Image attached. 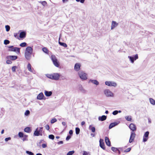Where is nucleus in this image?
I'll list each match as a JSON object with an SVG mask.
<instances>
[{
  "label": "nucleus",
  "mask_w": 155,
  "mask_h": 155,
  "mask_svg": "<svg viewBox=\"0 0 155 155\" xmlns=\"http://www.w3.org/2000/svg\"><path fill=\"white\" fill-rule=\"evenodd\" d=\"M47 76L48 78L50 79L55 80H58L59 78L60 75L58 73H56L52 74H48Z\"/></svg>",
  "instance_id": "f257e3e1"
},
{
  "label": "nucleus",
  "mask_w": 155,
  "mask_h": 155,
  "mask_svg": "<svg viewBox=\"0 0 155 155\" xmlns=\"http://www.w3.org/2000/svg\"><path fill=\"white\" fill-rule=\"evenodd\" d=\"M43 128V127L37 128L34 132V135L35 136H42Z\"/></svg>",
  "instance_id": "f03ea898"
},
{
  "label": "nucleus",
  "mask_w": 155,
  "mask_h": 155,
  "mask_svg": "<svg viewBox=\"0 0 155 155\" xmlns=\"http://www.w3.org/2000/svg\"><path fill=\"white\" fill-rule=\"evenodd\" d=\"M79 76L80 78L82 80H85L87 79V74L84 71H80L78 72Z\"/></svg>",
  "instance_id": "7ed1b4c3"
},
{
  "label": "nucleus",
  "mask_w": 155,
  "mask_h": 155,
  "mask_svg": "<svg viewBox=\"0 0 155 155\" xmlns=\"http://www.w3.org/2000/svg\"><path fill=\"white\" fill-rule=\"evenodd\" d=\"M8 48H10L8 50L9 51L15 52L18 54H19L20 53V48H14L13 46H9Z\"/></svg>",
  "instance_id": "20e7f679"
},
{
  "label": "nucleus",
  "mask_w": 155,
  "mask_h": 155,
  "mask_svg": "<svg viewBox=\"0 0 155 155\" xmlns=\"http://www.w3.org/2000/svg\"><path fill=\"white\" fill-rule=\"evenodd\" d=\"M128 58H129L130 62L131 63H133L134 61L138 58V56L137 54L134 55H133L132 56H128Z\"/></svg>",
  "instance_id": "39448f33"
},
{
  "label": "nucleus",
  "mask_w": 155,
  "mask_h": 155,
  "mask_svg": "<svg viewBox=\"0 0 155 155\" xmlns=\"http://www.w3.org/2000/svg\"><path fill=\"white\" fill-rule=\"evenodd\" d=\"M51 60L54 65L56 67H58L59 66V64L58 61L57 59L56 58L54 55H52L51 56Z\"/></svg>",
  "instance_id": "423d86ee"
},
{
  "label": "nucleus",
  "mask_w": 155,
  "mask_h": 155,
  "mask_svg": "<svg viewBox=\"0 0 155 155\" xmlns=\"http://www.w3.org/2000/svg\"><path fill=\"white\" fill-rule=\"evenodd\" d=\"M105 84L109 86L116 87L117 86V83L113 81H106L105 82Z\"/></svg>",
  "instance_id": "0eeeda50"
},
{
  "label": "nucleus",
  "mask_w": 155,
  "mask_h": 155,
  "mask_svg": "<svg viewBox=\"0 0 155 155\" xmlns=\"http://www.w3.org/2000/svg\"><path fill=\"white\" fill-rule=\"evenodd\" d=\"M105 95L107 97H113V93L109 89H105L104 91Z\"/></svg>",
  "instance_id": "6e6552de"
},
{
  "label": "nucleus",
  "mask_w": 155,
  "mask_h": 155,
  "mask_svg": "<svg viewBox=\"0 0 155 155\" xmlns=\"http://www.w3.org/2000/svg\"><path fill=\"white\" fill-rule=\"evenodd\" d=\"M136 134L134 132V131H132L131 132V134L130 137V139L129 140V143H131L134 140V138L135 137Z\"/></svg>",
  "instance_id": "1a4fd4ad"
},
{
  "label": "nucleus",
  "mask_w": 155,
  "mask_h": 155,
  "mask_svg": "<svg viewBox=\"0 0 155 155\" xmlns=\"http://www.w3.org/2000/svg\"><path fill=\"white\" fill-rule=\"evenodd\" d=\"M149 132V131H147L146 132L143 136V142L147 141L148 139Z\"/></svg>",
  "instance_id": "9d476101"
},
{
  "label": "nucleus",
  "mask_w": 155,
  "mask_h": 155,
  "mask_svg": "<svg viewBox=\"0 0 155 155\" xmlns=\"http://www.w3.org/2000/svg\"><path fill=\"white\" fill-rule=\"evenodd\" d=\"M32 54L25 52V57L26 59L28 61H30L31 58Z\"/></svg>",
  "instance_id": "9b49d317"
},
{
  "label": "nucleus",
  "mask_w": 155,
  "mask_h": 155,
  "mask_svg": "<svg viewBox=\"0 0 155 155\" xmlns=\"http://www.w3.org/2000/svg\"><path fill=\"white\" fill-rule=\"evenodd\" d=\"M99 143L100 147L104 150H105V147L104 142V140L103 139H100Z\"/></svg>",
  "instance_id": "f8f14e48"
},
{
  "label": "nucleus",
  "mask_w": 155,
  "mask_h": 155,
  "mask_svg": "<svg viewBox=\"0 0 155 155\" xmlns=\"http://www.w3.org/2000/svg\"><path fill=\"white\" fill-rule=\"evenodd\" d=\"M27 68L28 70L31 72H32L33 74H35L36 73L35 71L34 70L33 68L31 69V64L30 63H28L27 65Z\"/></svg>",
  "instance_id": "ddd939ff"
},
{
  "label": "nucleus",
  "mask_w": 155,
  "mask_h": 155,
  "mask_svg": "<svg viewBox=\"0 0 155 155\" xmlns=\"http://www.w3.org/2000/svg\"><path fill=\"white\" fill-rule=\"evenodd\" d=\"M37 99L39 100L42 99H45V97L43 93L42 92L40 93L37 96Z\"/></svg>",
  "instance_id": "4468645a"
},
{
  "label": "nucleus",
  "mask_w": 155,
  "mask_h": 155,
  "mask_svg": "<svg viewBox=\"0 0 155 155\" xmlns=\"http://www.w3.org/2000/svg\"><path fill=\"white\" fill-rule=\"evenodd\" d=\"M129 127L132 131L136 130L137 129L136 126L135 124L133 123H131L129 126Z\"/></svg>",
  "instance_id": "2eb2a0df"
},
{
  "label": "nucleus",
  "mask_w": 155,
  "mask_h": 155,
  "mask_svg": "<svg viewBox=\"0 0 155 155\" xmlns=\"http://www.w3.org/2000/svg\"><path fill=\"white\" fill-rule=\"evenodd\" d=\"M33 51V49L32 47L30 46H28L26 48L25 52L32 54Z\"/></svg>",
  "instance_id": "dca6fc26"
},
{
  "label": "nucleus",
  "mask_w": 155,
  "mask_h": 155,
  "mask_svg": "<svg viewBox=\"0 0 155 155\" xmlns=\"http://www.w3.org/2000/svg\"><path fill=\"white\" fill-rule=\"evenodd\" d=\"M18 58L17 56L9 55L6 57L7 59H10L11 60L14 61L16 59Z\"/></svg>",
  "instance_id": "f3484780"
},
{
  "label": "nucleus",
  "mask_w": 155,
  "mask_h": 155,
  "mask_svg": "<svg viewBox=\"0 0 155 155\" xmlns=\"http://www.w3.org/2000/svg\"><path fill=\"white\" fill-rule=\"evenodd\" d=\"M81 64L79 63H76L75 64L74 67V69L76 71H79L80 69Z\"/></svg>",
  "instance_id": "a211bd4d"
},
{
  "label": "nucleus",
  "mask_w": 155,
  "mask_h": 155,
  "mask_svg": "<svg viewBox=\"0 0 155 155\" xmlns=\"http://www.w3.org/2000/svg\"><path fill=\"white\" fill-rule=\"evenodd\" d=\"M78 90L82 93H85L86 91L83 88L82 85L79 84L78 86Z\"/></svg>",
  "instance_id": "6ab92c4d"
},
{
  "label": "nucleus",
  "mask_w": 155,
  "mask_h": 155,
  "mask_svg": "<svg viewBox=\"0 0 155 155\" xmlns=\"http://www.w3.org/2000/svg\"><path fill=\"white\" fill-rule=\"evenodd\" d=\"M105 143L107 146L109 147H110L111 146L110 142L108 137H105Z\"/></svg>",
  "instance_id": "aec40b11"
},
{
  "label": "nucleus",
  "mask_w": 155,
  "mask_h": 155,
  "mask_svg": "<svg viewBox=\"0 0 155 155\" xmlns=\"http://www.w3.org/2000/svg\"><path fill=\"white\" fill-rule=\"evenodd\" d=\"M118 25V23H117L115 21H112L111 25V29L112 30L116 27Z\"/></svg>",
  "instance_id": "412c9836"
},
{
  "label": "nucleus",
  "mask_w": 155,
  "mask_h": 155,
  "mask_svg": "<svg viewBox=\"0 0 155 155\" xmlns=\"http://www.w3.org/2000/svg\"><path fill=\"white\" fill-rule=\"evenodd\" d=\"M89 82H91L96 85H98L99 84V82L97 80H95L90 79L89 81Z\"/></svg>",
  "instance_id": "4be33fe9"
},
{
  "label": "nucleus",
  "mask_w": 155,
  "mask_h": 155,
  "mask_svg": "<svg viewBox=\"0 0 155 155\" xmlns=\"http://www.w3.org/2000/svg\"><path fill=\"white\" fill-rule=\"evenodd\" d=\"M107 119V116L102 115V116H100L98 117V120L101 121H103Z\"/></svg>",
  "instance_id": "5701e85b"
},
{
  "label": "nucleus",
  "mask_w": 155,
  "mask_h": 155,
  "mask_svg": "<svg viewBox=\"0 0 155 155\" xmlns=\"http://www.w3.org/2000/svg\"><path fill=\"white\" fill-rule=\"evenodd\" d=\"M118 123L116 122H114V123H111L109 127V129H110L113 128V127L115 126L118 124Z\"/></svg>",
  "instance_id": "b1692460"
},
{
  "label": "nucleus",
  "mask_w": 155,
  "mask_h": 155,
  "mask_svg": "<svg viewBox=\"0 0 155 155\" xmlns=\"http://www.w3.org/2000/svg\"><path fill=\"white\" fill-rule=\"evenodd\" d=\"M45 94L47 97H49L52 94V92L51 91H45Z\"/></svg>",
  "instance_id": "393cba45"
},
{
  "label": "nucleus",
  "mask_w": 155,
  "mask_h": 155,
  "mask_svg": "<svg viewBox=\"0 0 155 155\" xmlns=\"http://www.w3.org/2000/svg\"><path fill=\"white\" fill-rule=\"evenodd\" d=\"M26 33L25 31H22L20 32L19 37L21 38H24L26 36Z\"/></svg>",
  "instance_id": "a878e982"
},
{
  "label": "nucleus",
  "mask_w": 155,
  "mask_h": 155,
  "mask_svg": "<svg viewBox=\"0 0 155 155\" xmlns=\"http://www.w3.org/2000/svg\"><path fill=\"white\" fill-rule=\"evenodd\" d=\"M89 129L91 130V132L94 133L95 131V128L94 127H92V125H90L89 127Z\"/></svg>",
  "instance_id": "bb28decb"
},
{
  "label": "nucleus",
  "mask_w": 155,
  "mask_h": 155,
  "mask_svg": "<svg viewBox=\"0 0 155 155\" xmlns=\"http://www.w3.org/2000/svg\"><path fill=\"white\" fill-rule=\"evenodd\" d=\"M38 2L39 3H41L42 5L44 7L47 6V2L45 1H38Z\"/></svg>",
  "instance_id": "cd10ccee"
},
{
  "label": "nucleus",
  "mask_w": 155,
  "mask_h": 155,
  "mask_svg": "<svg viewBox=\"0 0 155 155\" xmlns=\"http://www.w3.org/2000/svg\"><path fill=\"white\" fill-rule=\"evenodd\" d=\"M24 131L27 133H29L31 132V130L30 127H27L24 129Z\"/></svg>",
  "instance_id": "c85d7f7f"
},
{
  "label": "nucleus",
  "mask_w": 155,
  "mask_h": 155,
  "mask_svg": "<svg viewBox=\"0 0 155 155\" xmlns=\"http://www.w3.org/2000/svg\"><path fill=\"white\" fill-rule=\"evenodd\" d=\"M59 44L61 46H62L65 48H66L67 47V45L65 43L61 42L59 41Z\"/></svg>",
  "instance_id": "c756f323"
},
{
  "label": "nucleus",
  "mask_w": 155,
  "mask_h": 155,
  "mask_svg": "<svg viewBox=\"0 0 155 155\" xmlns=\"http://www.w3.org/2000/svg\"><path fill=\"white\" fill-rule=\"evenodd\" d=\"M125 119L127 121H131L132 120L131 116H126L125 117Z\"/></svg>",
  "instance_id": "7c9ffc66"
},
{
  "label": "nucleus",
  "mask_w": 155,
  "mask_h": 155,
  "mask_svg": "<svg viewBox=\"0 0 155 155\" xmlns=\"http://www.w3.org/2000/svg\"><path fill=\"white\" fill-rule=\"evenodd\" d=\"M150 102V103L153 105H155V101L152 98L149 99Z\"/></svg>",
  "instance_id": "2f4dec72"
},
{
  "label": "nucleus",
  "mask_w": 155,
  "mask_h": 155,
  "mask_svg": "<svg viewBox=\"0 0 155 155\" xmlns=\"http://www.w3.org/2000/svg\"><path fill=\"white\" fill-rule=\"evenodd\" d=\"M18 135L19 137L20 138H22L24 137V136L25 135L23 133L21 132H19L18 134Z\"/></svg>",
  "instance_id": "473e14b6"
},
{
  "label": "nucleus",
  "mask_w": 155,
  "mask_h": 155,
  "mask_svg": "<svg viewBox=\"0 0 155 155\" xmlns=\"http://www.w3.org/2000/svg\"><path fill=\"white\" fill-rule=\"evenodd\" d=\"M42 50L43 51L45 52V53L48 54V49L45 47L43 48L42 49Z\"/></svg>",
  "instance_id": "72a5a7b5"
},
{
  "label": "nucleus",
  "mask_w": 155,
  "mask_h": 155,
  "mask_svg": "<svg viewBox=\"0 0 155 155\" xmlns=\"http://www.w3.org/2000/svg\"><path fill=\"white\" fill-rule=\"evenodd\" d=\"M80 129L78 127H76L75 128V133L76 134L78 135L80 133Z\"/></svg>",
  "instance_id": "f704fd0d"
},
{
  "label": "nucleus",
  "mask_w": 155,
  "mask_h": 155,
  "mask_svg": "<svg viewBox=\"0 0 155 155\" xmlns=\"http://www.w3.org/2000/svg\"><path fill=\"white\" fill-rule=\"evenodd\" d=\"M111 149L113 151L117 153V150H118V149L117 148H116L114 147H112Z\"/></svg>",
  "instance_id": "c9c22d12"
},
{
  "label": "nucleus",
  "mask_w": 155,
  "mask_h": 155,
  "mask_svg": "<svg viewBox=\"0 0 155 155\" xmlns=\"http://www.w3.org/2000/svg\"><path fill=\"white\" fill-rule=\"evenodd\" d=\"M28 136L26 135H25L24 136V137H23V138L22 139V140L23 141H27L28 140V139L27 138Z\"/></svg>",
  "instance_id": "e433bc0d"
},
{
  "label": "nucleus",
  "mask_w": 155,
  "mask_h": 155,
  "mask_svg": "<svg viewBox=\"0 0 155 155\" xmlns=\"http://www.w3.org/2000/svg\"><path fill=\"white\" fill-rule=\"evenodd\" d=\"M75 152L74 150L69 151L67 154V155H72L74 154Z\"/></svg>",
  "instance_id": "4c0bfd02"
},
{
  "label": "nucleus",
  "mask_w": 155,
  "mask_h": 155,
  "mask_svg": "<svg viewBox=\"0 0 155 155\" xmlns=\"http://www.w3.org/2000/svg\"><path fill=\"white\" fill-rule=\"evenodd\" d=\"M27 44L26 42H24L21 43L20 45V46L21 47H25L27 46Z\"/></svg>",
  "instance_id": "58836bf2"
},
{
  "label": "nucleus",
  "mask_w": 155,
  "mask_h": 155,
  "mask_svg": "<svg viewBox=\"0 0 155 155\" xmlns=\"http://www.w3.org/2000/svg\"><path fill=\"white\" fill-rule=\"evenodd\" d=\"M26 153L27 154L29 155H34V154L33 153L29 151H26Z\"/></svg>",
  "instance_id": "ea45409f"
},
{
  "label": "nucleus",
  "mask_w": 155,
  "mask_h": 155,
  "mask_svg": "<svg viewBox=\"0 0 155 155\" xmlns=\"http://www.w3.org/2000/svg\"><path fill=\"white\" fill-rule=\"evenodd\" d=\"M10 42L8 40L6 39L4 41V43L5 45H7L9 44Z\"/></svg>",
  "instance_id": "a19ab883"
},
{
  "label": "nucleus",
  "mask_w": 155,
  "mask_h": 155,
  "mask_svg": "<svg viewBox=\"0 0 155 155\" xmlns=\"http://www.w3.org/2000/svg\"><path fill=\"white\" fill-rule=\"evenodd\" d=\"M30 113V112L29 110H26L25 113V115L26 116H28Z\"/></svg>",
  "instance_id": "79ce46f5"
},
{
  "label": "nucleus",
  "mask_w": 155,
  "mask_h": 155,
  "mask_svg": "<svg viewBox=\"0 0 155 155\" xmlns=\"http://www.w3.org/2000/svg\"><path fill=\"white\" fill-rule=\"evenodd\" d=\"M48 138L50 139L54 140V136L53 134H50L49 135Z\"/></svg>",
  "instance_id": "37998d69"
},
{
  "label": "nucleus",
  "mask_w": 155,
  "mask_h": 155,
  "mask_svg": "<svg viewBox=\"0 0 155 155\" xmlns=\"http://www.w3.org/2000/svg\"><path fill=\"white\" fill-rule=\"evenodd\" d=\"M5 28H6V30L7 31H8L10 29V27L9 25H6L5 26Z\"/></svg>",
  "instance_id": "c03bdc74"
},
{
  "label": "nucleus",
  "mask_w": 155,
  "mask_h": 155,
  "mask_svg": "<svg viewBox=\"0 0 155 155\" xmlns=\"http://www.w3.org/2000/svg\"><path fill=\"white\" fill-rule=\"evenodd\" d=\"M57 121V120L56 119L53 118L51 120V124H53V123L56 122Z\"/></svg>",
  "instance_id": "a18cd8bd"
},
{
  "label": "nucleus",
  "mask_w": 155,
  "mask_h": 155,
  "mask_svg": "<svg viewBox=\"0 0 155 155\" xmlns=\"http://www.w3.org/2000/svg\"><path fill=\"white\" fill-rule=\"evenodd\" d=\"M131 148H129L125 150L124 151V152H128L130 151L131 150Z\"/></svg>",
  "instance_id": "49530a36"
},
{
  "label": "nucleus",
  "mask_w": 155,
  "mask_h": 155,
  "mask_svg": "<svg viewBox=\"0 0 155 155\" xmlns=\"http://www.w3.org/2000/svg\"><path fill=\"white\" fill-rule=\"evenodd\" d=\"M17 68L16 66H14L12 68V71L13 72H15V71L16 68Z\"/></svg>",
  "instance_id": "de8ad7c7"
},
{
  "label": "nucleus",
  "mask_w": 155,
  "mask_h": 155,
  "mask_svg": "<svg viewBox=\"0 0 155 155\" xmlns=\"http://www.w3.org/2000/svg\"><path fill=\"white\" fill-rule=\"evenodd\" d=\"M118 113V111L117 110H115L114 111L113 113L112 114L114 115H116Z\"/></svg>",
  "instance_id": "09e8293b"
},
{
  "label": "nucleus",
  "mask_w": 155,
  "mask_h": 155,
  "mask_svg": "<svg viewBox=\"0 0 155 155\" xmlns=\"http://www.w3.org/2000/svg\"><path fill=\"white\" fill-rule=\"evenodd\" d=\"M6 63L8 64H10L12 63V61L10 60H8L6 61Z\"/></svg>",
  "instance_id": "8fccbe9b"
},
{
  "label": "nucleus",
  "mask_w": 155,
  "mask_h": 155,
  "mask_svg": "<svg viewBox=\"0 0 155 155\" xmlns=\"http://www.w3.org/2000/svg\"><path fill=\"white\" fill-rule=\"evenodd\" d=\"M85 0H76L77 2H80L81 3H83Z\"/></svg>",
  "instance_id": "3c124183"
},
{
  "label": "nucleus",
  "mask_w": 155,
  "mask_h": 155,
  "mask_svg": "<svg viewBox=\"0 0 155 155\" xmlns=\"http://www.w3.org/2000/svg\"><path fill=\"white\" fill-rule=\"evenodd\" d=\"M89 152H88L86 151H83V155H88V154L89 153Z\"/></svg>",
  "instance_id": "603ef678"
},
{
  "label": "nucleus",
  "mask_w": 155,
  "mask_h": 155,
  "mask_svg": "<svg viewBox=\"0 0 155 155\" xmlns=\"http://www.w3.org/2000/svg\"><path fill=\"white\" fill-rule=\"evenodd\" d=\"M71 138V136L68 135L66 137V140L67 141L68 140Z\"/></svg>",
  "instance_id": "864d4df0"
},
{
  "label": "nucleus",
  "mask_w": 155,
  "mask_h": 155,
  "mask_svg": "<svg viewBox=\"0 0 155 155\" xmlns=\"http://www.w3.org/2000/svg\"><path fill=\"white\" fill-rule=\"evenodd\" d=\"M11 140V138L10 137H8L6 138L5 139V141L6 142Z\"/></svg>",
  "instance_id": "5fc2aeb1"
},
{
  "label": "nucleus",
  "mask_w": 155,
  "mask_h": 155,
  "mask_svg": "<svg viewBox=\"0 0 155 155\" xmlns=\"http://www.w3.org/2000/svg\"><path fill=\"white\" fill-rule=\"evenodd\" d=\"M42 147L43 148H46L47 147V144L45 143L43 144L42 145Z\"/></svg>",
  "instance_id": "6e6d98bb"
},
{
  "label": "nucleus",
  "mask_w": 155,
  "mask_h": 155,
  "mask_svg": "<svg viewBox=\"0 0 155 155\" xmlns=\"http://www.w3.org/2000/svg\"><path fill=\"white\" fill-rule=\"evenodd\" d=\"M45 128L47 130H49V125H46L45 127Z\"/></svg>",
  "instance_id": "4d7b16f0"
},
{
  "label": "nucleus",
  "mask_w": 155,
  "mask_h": 155,
  "mask_svg": "<svg viewBox=\"0 0 155 155\" xmlns=\"http://www.w3.org/2000/svg\"><path fill=\"white\" fill-rule=\"evenodd\" d=\"M69 134L70 135H72V134H73V130H70V131H69Z\"/></svg>",
  "instance_id": "13d9d810"
},
{
  "label": "nucleus",
  "mask_w": 155,
  "mask_h": 155,
  "mask_svg": "<svg viewBox=\"0 0 155 155\" xmlns=\"http://www.w3.org/2000/svg\"><path fill=\"white\" fill-rule=\"evenodd\" d=\"M63 143V141H60L59 142H58L57 143L58 144H62Z\"/></svg>",
  "instance_id": "bf43d9fd"
},
{
  "label": "nucleus",
  "mask_w": 155,
  "mask_h": 155,
  "mask_svg": "<svg viewBox=\"0 0 155 155\" xmlns=\"http://www.w3.org/2000/svg\"><path fill=\"white\" fill-rule=\"evenodd\" d=\"M85 124V122L84 121H83L81 122V125L82 126L84 125Z\"/></svg>",
  "instance_id": "052dcab7"
},
{
  "label": "nucleus",
  "mask_w": 155,
  "mask_h": 155,
  "mask_svg": "<svg viewBox=\"0 0 155 155\" xmlns=\"http://www.w3.org/2000/svg\"><path fill=\"white\" fill-rule=\"evenodd\" d=\"M62 124L63 126H65L66 125V123L64 122H62Z\"/></svg>",
  "instance_id": "680f3d73"
},
{
  "label": "nucleus",
  "mask_w": 155,
  "mask_h": 155,
  "mask_svg": "<svg viewBox=\"0 0 155 155\" xmlns=\"http://www.w3.org/2000/svg\"><path fill=\"white\" fill-rule=\"evenodd\" d=\"M17 35H18V34H17V33H14V36L15 37H16L17 36Z\"/></svg>",
  "instance_id": "e2e57ef3"
},
{
  "label": "nucleus",
  "mask_w": 155,
  "mask_h": 155,
  "mask_svg": "<svg viewBox=\"0 0 155 155\" xmlns=\"http://www.w3.org/2000/svg\"><path fill=\"white\" fill-rule=\"evenodd\" d=\"M117 153L119 155L120 154V152L118 149V150H117Z\"/></svg>",
  "instance_id": "0e129e2a"
},
{
  "label": "nucleus",
  "mask_w": 155,
  "mask_h": 155,
  "mask_svg": "<svg viewBox=\"0 0 155 155\" xmlns=\"http://www.w3.org/2000/svg\"><path fill=\"white\" fill-rule=\"evenodd\" d=\"M91 136L93 137H94L95 136V134H94L91 133Z\"/></svg>",
  "instance_id": "69168bd1"
},
{
  "label": "nucleus",
  "mask_w": 155,
  "mask_h": 155,
  "mask_svg": "<svg viewBox=\"0 0 155 155\" xmlns=\"http://www.w3.org/2000/svg\"><path fill=\"white\" fill-rule=\"evenodd\" d=\"M44 140H40V142H39V144H40L42 142V141H43Z\"/></svg>",
  "instance_id": "338daca9"
},
{
  "label": "nucleus",
  "mask_w": 155,
  "mask_h": 155,
  "mask_svg": "<svg viewBox=\"0 0 155 155\" xmlns=\"http://www.w3.org/2000/svg\"><path fill=\"white\" fill-rule=\"evenodd\" d=\"M4 129L2 130L1 132V134H3L4 133Z\"/></svg>",
  "instance_id": "774afa93"
}]
</instances>
